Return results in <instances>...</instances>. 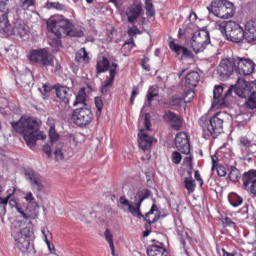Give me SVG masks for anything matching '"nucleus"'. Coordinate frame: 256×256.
<instances>
[{
  "label": "nucleus",
  "mask_w": 256,
  "mask_h": 256,
  "mask_svg": "<svg viewBox=\"0 0 256 256\" xmlns=\"http://www.w3.org/2000/svg\"><path fill=\"white\" fill-rule=\"evenodd\" d=\"M244 39L247 43H254L256 41V32L244 31Z\"/></svg>",
  "instance_id": "nucleus-46"
},
{
  "label": "nucleus",
  "mask_w": 256,
  "mask_h": 256,
  "mask_svg": "<svg viewBox=\"0 0 256 256\" xmlns=\"http://www.w3.org/2000/svg\"><path fill=\"white\" fill-rule=\"evenodd\" d=\"M171 159H172V163H174L175 165H179V163H181V159L183 158L181 156V153L175 151L172 153Z\"/></svg>",
  "instance_id": "nucleus-49"
},
{
  "label": "nucleus",
  "mask_w": 256,
  "mask_h": 256,
  "mask_svg": "<svg viewBox=\"0 0 256 256\" xmlns=\"http://www.w3.org/2000/svg\"><path fill=\"white\" fill-rule=\"evenodd\" d=\"M104 238H105V241L108 243L109 246L115 245L113 243V232H111L109 229L105 230Z\"/></svg>",
  "instance_id": "nucleus-48"
},
{
  "label": "nucleus",
  "mask_w": 256,
  "mask_h": 256,
  "mask_svg": "<svg viewBox=\"0 0 256 256\" xmlns=\"http://www.w3.org/2000/svg\"><path fill=\"white\" fill-rule=\"evenodd\" d=\"M207 9L209 13H212L215 17H219V19H231L235 15L233 3L227 0H214Z\"/></svg>",
  "instance_id": "nucleus-7"
},
{
  "label": "nucleus",
  "mask_w": 256,
  "mask_h": 256,
  "mask_svg": "<svg viewBox=\"0 0 256 256\" xmlns=\"http://www.w3.org/2000/svg\"><path fill=\"white\" fill-rule=\"evenodd\" d=\"M16 133L23 136V139L30 149L37 145V141L47 139V135L39 132L40 124L30 117L22 116L19 121L11 123ZM39 132V133H38Z\"/></svg>",
  "instance_id": "nucleus-1"
},
{
  "label": "nucleus",
  "mask_w": 256,
  "mask_h": 256,
  "mask_svg": "<svg viewBox=\"0 0 256 256\" xmlns=\"http://www.w3.org/2000/svg\"><path fill=\"white\" fill-rule=\"evenodd\" d=\"M155 97H159V88L157 86H151L148 89V93L146 95L147 101L144 104V107H151V103Z\"/></svg>",
  "instance_id": "nucleus-32"
},
{
  "label": "nucleus",
  "mask_w": 256,
  "mask_h": 256,
  "mask_svg": "<svg viewBox=\"0 0 256 256\" xmlns=\"http://www.w3.org/2000/svg\"><path fill=\"white\" fill-rule=\"evenodd\" d=\"M159 212L157 211V206L155 204L152 205L150 211L146 213L145 221L149 224L155 223L156 221H159Z\"/></svg>",
  "instance_id": "nucleus-34"
},
{
  "label": "nucleus",
  "mask_w": 256,
  "mask_h": 256,
  "mask_svg": "<svg viewBox=\"0 0 256 256\" xmlns=\"http://www.w3.org/2000/svg\"><path fill=\"white\" fill-rule=\"evenodd\" d=\"M97 73H105V71H109V59L103 57L102 60L98 61L96 64Z\"/></svg>",
  "instance_id": "nucleus-38"
},
{
  "label": "nucleus",
  "mask_w": 256,
  "mask_h": 256,
  "mask_svg": "<svg viewBox=\"0 0 256 256\" xmlns=\"http://www.w3.org/2000/svg\"><path fill=\"white\" fill-rule=\"evenodd\" d=\"M218 74L222 79H227L233 74V71H237V64H235V57L232 59H223L218 66Z\"/></svg>",
  "instance_id": "nucleus-16"
},
{
  "label": "nucleus",
  "mask_w": 256,
  "mask_h": 256,
  "mask_svg": "<svg viewBox=\"0 0 256 256\" xmlns=\"http://www.w3.org/2000/svg\"><path fill=\"white\" fill-rule=\"evenodd\" d=\"M15 247L21 251V253H26L29 250V228H23L18 232H13Z\"/></svg>",
  "instance_id": "nucleus-13"
},
{
  "label": "nucleus",
  "mask_w": 256,
  "mask_h": 256,
  "mask_svg": "<svg viewBox=\"0 0 256 256\" xmlns=\"http://www.w3.org/2000/svg\"><path fill=\"white\" fill-rule=\"evenodd\" d=\"M43 151H44V153H46V155H48L49 159H51L53 157V152L51 150V146H49L48 144H46L43 147Z\"/></svg>",
  "instance_id": "nucleus-56"
},
{
  "label": "nucleus",
  "mask_w": 256,
  "mask_h": 256,
  "mask_svg": "<svg viewBox=\"0 0 256 256\" xmlns=\"http://www.w3.org/2000/svg\"><path fill=\"white\" fill-rule=\"evenodd\" d=\"M243 181L244 187H250L251 193L256 196V171L246 172Z\"/></svg>",
  "instance_id": "nucleus-23"
},
{
  "label": "nucleus",
  "mask_w": 256,
  "mask_h": 256,
  "mask_svg": "<svg viewBox=\"0 0 256 256\" xmlns=\"http://www.w3.org/2000/svg\"><path fill=\"white\" fill-rule=\"evenodd\" d=\"M216 29L222 33L228 41L232 43H241L245 39V30L234 21H218Z\"/></svg>",
  "instance_id": "nucleus-5"
},
{
  "label": "nucleus",
  "mask_w": 256,
  "mask_h": 256,
  "mask_svg": "<svg viewBox=\"0 0 256 256\" xmlns=\"http://www.w3.org/2000/svg\"><path fill=\"white\" fill-rule=\"evenodd\" d=\"M43 90L45 93H49V91H51V86L49 84H44Z\"/></svg>",
  "instance_id": "nucleus-62"
},
{
  "label": "nucleus",
  "mask_w": 256,
  "mask_h": 256,
  "mask_svg": "<svg viewBox=\"0 0 256 256\" xmlns=\"http://www.w3.org/2000/svg\"><path fill=\"white\" fill-rule=\"evenodd\" d=\"M236 73L251 75L255 71V63L251 59L235 57Z\"/></svg>",
  "instance_id": "nucleus-14"
},
{
  "label": "nucleus",
  "mask_w": 256,
  "mask_h": 256,
  "mask_svg": "<svg viewBox=\"0 0 256 256\" xmlns=\"http://www.w3.org/2000/svg\"><path fill=\"white\" fill-rule=\"evenodd\" d=\"M20 7L23 11H31L34 15H39L37 12V0H20Z\"/></svg>",
  "instance_id": "nucleus-29"
},
{
  "label": "nucleus",
  "mask_w": 256,
  "mask_h": 256,
  "mask_svg": "<svg viewBox=\"0 0 256 256\" xmlns=\"http://www.w3.org/2000/svg\"><path fill=\"white\" fill-rule=\"evenodd\" d=\"M184 163H187V165L191 166V157L184 158Z\"/></svg>",
  "instance_id": "nucleus-64"
},
{
  "label": "nucleus",
  "mask_w": 256,
  "mask_h": 256,
  "mask_svg": "<svg viewBox=\"0 0 256 256\" xmlns=\"http://www.w3.org/2000/svg\"><path fill=\"white\" fill-rule=\"evenodd\" d=\"M199 79H201V76L198 74V72L193 71L186 75L185 83L188 87H197Z\"/></svg>",
  "instance_id": "nucleus-33"
},
{
  "label": "nucleus",
  "mask_w": 256,
  "mask_h": 256,
  "mask_svg": "<svg viewBox=\"0 0 256 256\" xmlns=\"http://www.w3.org/2000/svg\"><path fill=\"white\" fill-rule=\"evenodd\" d=\"M46 9H56V11H63L65 10V5L59 2H47L45 4Z\"/></svg>",
  "instance_id": "nucleus-44"
},
{
  "label": "nucleus",
  "mask_w": 256,
  "mask_h": 256,
  "mask_svg": "<svg viewBox=\"0 0 256 256\" xmlns=\"http://www.w3.org/2000/svg\"><path fill=\"white\" fill-rule=\"evenodd\" d=\"M224 225H228L229 227H233L235 225V222L231 221L229 218L224 219Z\"/></svg>",
  "instance_id": "nucleus-61"
},
{
  "label": "nucleus",
  "mask_w": 256,
  "mask_h": 256,
  "mask_svg": "<svg viewBox=\"0 0 256 256\" xmlns=\"http://www.w3.org/2000/svg\"><path fill=\"white\" fill-rule=\"evenodd\" d=\"M175 146L178 151H181V153H184V155H189V153L191 152V148L189 146V139L187 137V133L180 132L176 135Z\"/></svg>",
  "instance_id": "nucleus-18"
},
{
  "label": "nucleus",
  "mask_w": 256,
  "mask_h": 256,
  "mask_svg": "<svg viewBox=\"0 0 256 256\" xmlns=\"http://www.w3.org/2000/svg\"><path fill=\"white\" fill-rule=\"evenodd\" d=\"M236 93L238 97L248 99L246 102L247 107L250 109H256V83L247 82L243 78H238L236 86H230L226 93L224 94V105H227L229 97Z\"/></svg>",
  "instance_id": "nucleus-2"
},
{
  "label": "nucleus",
  "mask_w": 256,
  "mask_h": 256,
  "mask_svg": "<svg viewBox=\"0 0 256 256\" xmlns=\"http://www.w3.org/2000/svg\"><path fill=\"white\" fill-rule=\"evenodd\" d=\"M48 125L50 129H55V120L53 118H48Z\"/></svg>",
  "instance_id": "nucleus-60"
},
{
  "label": "nucleus",
  "mask_w": 256,
  "mask_h": 256,
  "mask_svg": "<svg viewBox=\"0 0 256 256\" xmlns=\"http://www.w3.org/2000/svg\"><path fill=\"white\" fill-rule=\"evenodd\" d=\"M239 147L242 153V159L244 161H253L256 153V144L253 143L249 138L242 136L239 138Z\"/></svg>",
  "instance_id": "nucleus-12"
},
{
  "label": "nucleus",
  "mask_w": 256,
  "mask_h": 256,
  "mask_svg": "<svg viewBox=\"0 0 256 256\" xmlns=\"http://www.w3.org/2000/svg\"><path fill=\"white\" fill-rule=\"evenodd\" d=\"M15 209H16V211H18L20 213V215H22L23 219H25L26 221L28 219H35L37 217V213L32 212V210H30L29 208H27V211L30 214L25 213V211H23V209L21 208V206H19V204H16Z\"/></svg>",
  "instance_id": "nucleus-39"
},
{
  "label": "nucleus",
  "mask_w": 256,
  "mask_h": 256,
  "mask_svg": "<svg viewBox=\"0 0 256 256\" xmlns=\"http://www.w3.org/2000/svg\"><path fill=\"white\" fill-rule=\"evenodd\" d=\"M72 121L78 127H85L93 121V113L87 107L77 108L72 113Z\"/></svg>",
  "instance_id": "nucleus-11"
},
{
  "label": "nucleus",
  "mask_w": 256,
  "mask_h": 256,
  "mask_svg": "<svg viewBox=\"0 0 256 256\" xmlns=\"http://www.w3.org/2000/svg\"><path fill=\"white\" fill-rule=\"evenodd\" d=\"M54 155L56 161H63L65 159V154L63 153V143H58L55 145Z\"/></svg>",
  "instance_id": "nucleus-42"
},
{
  "label": "nucleus",
  "mask_w": 256,
  "mask_h": 256,
  "mask_svg": "<svg viewBox=\"0 0 256 256\" xmlns=\"http://www.w3.org/2000/svg\"><path fill=\"white\" fill-rule=\"evenodd\" d=\"M48 31H51L56 37H83L82 30H73V25L63 16H54L47 21Z\"/></svg>",
  "instance_id": "nucleus-3"
},
{
  "label": "nucleus",
  "mask_w": 256,
  "mask_h": 256,
  "mask_svg": "<svg viewBox=\"0 0 256 256\" xmlns=\"http://www.w3.org/2000/svg\"><path fill=\"white\" fill-rule=\"evenodd\" d=\"M42 235H43V238H44V241L50 251V253H53V251H55V246H53V244H51V241H49V238L52 239L53 237V234H51V231L47 230V229H42Z\"/></svg>",
  "instance_id": "nucleus-37"
},
{
  "label": "nucleus",
  "mask_w": 256,
  "mask_h": 256,
  "mask_svg": "<svg viewBox=\"0 0 256 256\" xmlns=\"http://www.w3.org/2000/svg\"><path fill=\"white\" fill-rule=\"evenodd\" d=\"M145 9L148 17L155 15V9L153 8V0H145Z\"/></svg>",
  "instance_id": "nucleus-45"
},
{
  "label": "nucleus",
  "mask_w": 256,
  "mask_h": 256,
  "mask_svg": "<svg viewBox=\"0 0 256 256\" xmlns=\"http://www.w3.org/2000/svg\"><path fill=\"white\" fill-rule=\"evenodd\" d=\"M7 203H9V200L8 199H2L0 198V205H7Z\"/></svg>",
  "instance_id": "nucleus-63"
},
{
  "label": "nucleus",
  "mask_w": 256,
  "mask_h": 256,
  "mask_svg": "<svg viewBox=\"0 0 256 256\" xmlns=\"http://www.w3.org/2000/svg\"><path fill=\"white\" fill-rule=\"evenodd\" d=\"M132 25L133 26L128 29L129 37H135V35H139V33H141V31L139 30V28H137V26H135V24Z\"/></svg>",
  "instance_id": "nucleus-52"
},
{
  "label": "nucleus",
  "mask_w": 256,
  "mask_h": 256,
  "mask_svg": "<svg viewBox=\"0 0 256 256\" xmlns=\"http://www.w3.org/2000/svg\"><path fill=\"white\" fill-rule=\"evenodd\" d=\"M185 189H187L188 193H194L195 187L197 185L195 184V180H193V177L191 176V172H189V177H186L184 180Z\"/></svg>",
  "instance_id": "nucleus-36"
},
{
  "label": "nucleus",
  "mask_w": 256,
  "mask_h": 256,
  "mask_svg": "<svg viewBox=\"0 0 256 256\" xmlns=\"http://www.w3.org/2000/svg\"><path fill=\"white\" fill-rule=\"evenodd\" d=\"M76 61L79 65H88L91 61V57H89V53L85 48H81L76 52Z\"/></svg>",
  "instance_id": "nucleus-30"
},
{
  "label": "nucleus",
  "mask_w": 256,
  "mask_h": 256,
  "mask_svg": "<svg viewBox=\"0 0 256 256\" xmlns=\"http://www.w3.org/2000/svg\"><path fill=\"white\" fill-rule=\"evenodd\" d=\"M25 178L30 182V185L37 193H43L45 191V180L37 172L33 170H27L25 172Z\"/></svg>",
  "instance_id": "nucleus-15"
},
{
  "label": "nucleus",
  "mask_w": 256,
  "mask_h": 256,
  "mask_svg": "<svg viewBox=\"0 0 256 256\" xmlns=\"http://www.w3.org/2000/svg\"><path fill=\"white\" fill-rule=\"evenodd\" d=\"M138 95H139V86H134L132 88V93H131V97H130L131 105H133L135 103V97H137Z\"/></svg>",
  "instance_id": "nucleus-51"
},
{
  "label": "nucleus",
  "mask_w": 256,
  "mask_h": 256,
  "mask_svg": "<svg viewBox=\"0 0 256 256\" xmlns=\"http://www.w3.org/2000/svg\"><path fill=\"white\" fill-rule=\"evenodd\" d=\"M49 138L51 141V146L55 147V145H57L59 142V134L57 133V131H55V129H50L49 130Z\"/></svg>",
  "instance_id": "nucleus-43"
},
{
  "label": "nucleus",
  "mask_w": 256,
  "mask_h": 256,
  "mask_svg": "<svg viewBox=\"0 0 256 256\" xmlns=\"http://www.w3.org/2000/svg\"><path fill=\"white\" fill-rule=\"evenodd\" d=\"M29 58L32 63H38L42 67H53L54 64L53 55L46 48L32 50Z\"/></svg>",
  "instance_id": "nucleus-10"
},
{
  "label": "nucleus",
  "mask_w": 256,
  "mask_h": 256,
  "mask_svg": "<svg viewBox=\"0 0 256 256\" xmlns=\"http://www.w3.org/2000/svg\"><path fill=\"white\" fill-rule=\"evenodd\" d=\"M142 13L143 5L141 3L134 2L126 9V17L128 23H130L131 25H135V23H137V19L141 17Z\"/></svg>",
  "instance_id": "nucleus-17"
},
{
  "label": "nucleus",
  "mask_w": 256,
  "mask_h": 256,
  "mask_svg": "<svg viewBox=\"0 0 256 256\" xmlns=\"http://www.w3.org/2000/svg\"><path fill=\"white\" fill-rule=\"evenodd\" d=\"M193 97H195V91L193 90H188L186 91V93L184 94L183 98L179 97V96H174L172 98V102L171 104L174 107H179L181 105H183V103H190V101H192Z\"/></svg>",
  "instance_id": "nucleus-26"
},
{
  "label": "nucleus",
  "mask_w": 256,
  "mask_h": 256,
  "mask_svg": "<svg viewBox=\"0 0 256 256\" xmlns=\"http://www.w3.org/2000/svg\"><path fill=\"white\" fill-rule=\"evenodd\" d=\"M245 30L256 33V20L247 21L245 24Z\"/></svg>",
  "instance_id": "nucleus-47"
},
{
  "label": "nucleus",
  "mask_w": 256,
  "mask_h": 256,
  "mask_svg": "<svg viewBox=\"0 0 256 256\" xmlns=\"http://www.w3.org/2000/svg\"><path fill=\"white\" fill-rule=\"evenodd\" d=\"M11 35L19 39H27L29 37V27L23 21H16L12 25Z\"/></svg>",
  "instance_id": "nucleus-19"
},
{
  "label": "nucleus",
  "mask_w": 256,
  "mask_h": 256,
  "mask_svg": "<svg viewBox=\"0 0 256 256\" xmlns=\"http://www.w3.org/2000/svg\"><path fill=\"white\" fill-rule=\"evenodd\" d=\"M71 89L65 86L56 87V97L63 103H69V97H71Z\"/></svg>",
  "instance_id": "nucleus-27"
},
{
  "label": "nucleus",
  "mask_w": 256,
  "mask_h": 256,
  "mask_svg": "<svg viewBox=\"0 0 256 256\" xmlns=\"http://www.w3.org/2000/svg\"><path fill=\"white\" fill-rule=\"evenodd\" d=\"M224 90L225 88L221 85L214 87L212 107H215L216 109H219V107H225V95H223Z\"/></svg>",
  "instance_id": "nucleus-20"
},
{
  "label": "nucleus",
  "mask_w": 256,
  "mask_h": 256,
  "mask_svg": "<svg viewBox=\"0 0 256 256\" xmlns=\"http://www.w3.org/2000/svg\"><path fill=\"white\" fill-rule=\"evenodd\" d=\"M169 47L177 55H180L181 53H183L184 57L191 56V51H189V49H187L185 47H181L180 45L175 44V42H170Z\"/></svg>",
  "instance_id": "nucleus-35"
},
{
  "label": "nucleus",
  "mask_w": 256,
  "mask_h": 256,
  "mask_svg": "<svg viewBox=\"0 0 256 256\" xmlns=\"http://www.w3.org/2000/svg\"><path fill=\"white\" fill-rule=\"evenodd\" d=\"M153 244L147 249L148 256H167V250L163 248V244L159 241L152 240Z\"/></svg>",
  "instance_id": "nucleus-25"
},
{
  "label": "nucleus",
  "mask_w": 256,
  "mask_h": 256,
  "mask_svg": "<svg viewBox=\"0 0 256 256\" xmlns=\"http://www.w3.org/2000/svg\"><path fill=\"white\" fill-rule=\"evenodd\" d=\"M189 21L191 23H195V21H197V14L195 12H191L190 16H189Z\"/></svg>",
  "instance_id": "nucleus-59"
},
{
  "label": "nucleus",
  "mask_w": 256,
  "mask_h": 256,
  "mask_svg": "<svg viewBox=\"0 0 256 256\" xmlns=\"http://www.w3.org/2000/svg\"><path fill=\"white\" fill-rule=\"evenodd\" d=\"M150 196L151 192L149 190H142L135 195L134 204L129 202V200H127V198H125L124 196L120 197V203L124 207H128L129 213L134 215V217H138V219H141L143 218V214L141 213L140 210L141 203H143L144 199H148Z\"/></svg>",
  "instance_id": "nucleus-8"
},
{
  "label": "nucleus",
  "mask_w": 256,
  "mask_h": 256,
  "mask_svg": "<svg viewBox=\"0 0 256 256\" xmlns=\"http://www.w3.org/2000/svg\"><path fill=\"white\" fill-rule=\"evenodd\" d=\"M209 43H211V37L207 30L195 32L190 40V45L194 53H203Z\"/></svg>",
  "instance_id": "nucleus-9"
},
{
  "label": "nucleus",
  "mask_w": 256,
  "mask_h": 256,
  "mask_svg": "<svg viewBox=\"0 0 256 256\" xmlns=\"http://www.w3.org/2000/svg\"><path fill=\"white\" fill-rule=\"evenodd\" d=\"M138 143L140 149L143 151H148V149H151V146L153 145V141L155 139L149 135H147V131H151V120L149 119V115H141L138 120Z\"/></svg>",
  "instance_id": "nucleus-6"
},
{
  "label": "nucleus",
  "mask_w": 256,
  "mask_h": 256,
  "mask_svg": "<svg viewBox=\"0 0 256 256\" xmlns=\"http://www.w3.org/2000/svg\"><path fill=\"white\" fill-rule=\"evenodd\" d=\"M95 105L98 110V113H101L103 109V100L100 97L95 98Z\"/></svg>",
  "instance_id": "nucleus-53"
},
{
  "label": "nucleus",
  "mask_w": 256,
  "mask_h": 256,
  "mask_svg": "<svg viewBox=\"0 0 256 256\" xmlns=\"http://www.w3.org/2000/svg\"><path fill=\"white\" fill-rule=\"evenodd\" d=\"M142 69L145 71H151V67L149 66V58L145 57L142 61Z\"/></svg>",
  "instance_id": "nucleus-54"
},
{
  "label": "nucleus",
  "mask_w": 256,
  "mask_h": 256,
  "mask_svg": "<svg viewBox=\"0 0 256 256\" xmlns=\"http://www.w3.org/2000/svg\"><path fill=\"white\" fill-rule=\"evenodd\" d=\"M20 79L24 85H31V79H33V75L31 73L24 74L21 75Z\"/></svg>",
  "instance_id": "nucleus-50"
},
{
  "label": "nucleus",
  "mask_w": 256,
  "mask_h": 256,
  "mask_svg": "<svg viewBox=\"0 0 256 256\" xmlns=\"http://www.w3.org/2000/svg\"><path fill=\"white\" fill-rule=\"evenodd\" d=\"M217 173L219 177H225L227 175V169L224 166H218Z\"/></svg>",
  "instance_id": "nucleus-55"
},
{
  "label": "nucleus",
  "mask_w": 256,
  "mask_h": 256,
  "mask_svg": "<svg viewBox=\"0 0 256 256\" xmlns=\"http://www.w3.org/2000/svg\"><path fill=\"white\" fill-rule=\"evenodd\" d=\"M229 179L233 183H237V181H239V179H241V172L239 171V169H237V167L232 166L230 168Z\"/></svg>",
  "instance_id": "nucleus-41"
},
{
  "label": "nucleus",
  "mask_w": 256,
  "mask_h": 256,
  "mask_svg": "<svg viewBox=\"0 0 256 256\" xmlns=\"http://www.w3.org/2000/svg\"><path fill=\"white\" fill-rule=\"evenodd\" d=\"M12 30L13 25L9 23V16L7 14H2L0 16V33L6 37H11Z\"/></svg>",
  "instance_id": "nucleus-24"
},
{
  "label": "nucleus",
  "mask_w": 256,
  "mask_h": 256,
  "mask_svg": "<svg viewBox=\"0 0 256 256\" xmlns=\"http://www.w3.org/2000/svg\"><path fill=\"white\" fill-rule=\"evenodd\" d=\"M74 107H86L87 106V93L85 92V89H81L74 100L73 103Z\"/></svg>",
  "instance_id": "nucleus-31"
},
{
  "label": "nucleus",
  "mask_w": 256,
  "mask_h": 256,
  "mask_svg": "<svg viewBox=\"0 0 256 256\" xmlns=\"http://www.w3.org/2000/svg\"><path fill=\"white\" fill-rule=\"evenodd\" d=\"M9 3V0H0V11H7V5Z\"/></svg>",
  "instance_id": "nucleus-57"
},
{
  "label": "nucleus",
  "mask_w": 256,
  "mask_h": 256,
  "mask_svg": "<svg viewBox=\"0 0 256 256\" xmlns=\"http://www.w3.org/2000/svg\"><path fill=\"white\" fill-rule=\"evenodd\" d=\"M163 119L166 120L167 123H170L171 127L175 129L176 131H179L181 129L183 122L181 121V118L179 115L175 114L172 111H166L164 113Z\"/></svg>",
  "instance_id": "nucleus-21"
},
{
  "label": "nucleus",
  "mask_w": 256,
  "mask_h": 256,
  "mask_svg": "<svg viewBox=\"0 0 256 256\" xmlns=\"http://www.w3.org/2000/svg\"><path fill=\"white\" fill-rule=\"evenodd\" d=\"M23 199L26 201V203H28V207H31L32 213H35V210L39 209V202H37V199H35L33 192H24Z\"/></svg>",
  "instance_id": "nucleus-28"
},
{
  "label": "nucleus",
  "mask_w": 256,
  "mask_h": 256,
  "mask_svg": "<svg viewBox=\"0 0 256 256\" xmlns=\"http://www.w3.org/2000/svg\"><path fill=\"white\" fill-rule=\"evenodd\" d=\"M228 200L232 207H240V205H243V198L237 194H230Z\"/></svg>",
  "instance_id": "nucleus-40"
},
{
  "label": "nucleus",
  "mask_w": 256,
  "mask_h": 256,
  "mask_svg": "<svg viewBox=\"0 0 256 256\" xmlns=\"http://www.w3.org/2000/svg\"><path fill=\"white\" fill-rule=\"evenodd\" d=\"M225 113L218 112L211 119L207 118V115L201 117L199 123L202 127L204 139H209V137L217 138V135L223 133V123H224Z\"/></svg>",
  "instance_id": "nucleus-4"
},
{
  "label": "nucleus",
  "mask_w": 256,
  "mask_h": 256,
  "mask_svg": "<svg viewBox=\"0 0 256 256\" xmlns=\"http://www.w3.org/2000/svg\"><path fill=\"white\" fill-rule=\"evenodd\" d=\"M194 177L196 181L202 186L203 185V179L201 178V174L198 172V170H195Z\"/></svg>",
  "instance_id": "nucleus-58"
},
{
  "label": "nucleus",
  "mask_w": 256,
  "mask_h": 256,
  "mask_svg": "<svg viewBox=\"0 0 256 256\" xmlns=\"http://www.w3.org/2000/svg\"><path fill=\"white\" fill-rule=\"evenodd\" d=\"M117 67H119V65H117V63H112L110 66V77L108 79L105 80L104 85L101 88V93L103 95L107 94V91L109 89V87L113 86V82L115 81V76L117 75Z\"/></svg>",
  "instance_id": "nucleus-22"
}]
</instances>
